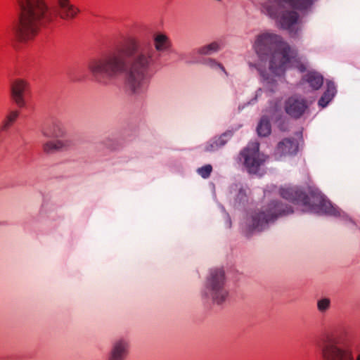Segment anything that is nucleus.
<instances>
[{"label": "nucleus", "instance_id": "1", "mask_svg": "<svg viewBox=\"0 0 360 360\" xmlns=\"http://www.w3.org/2000/svg\"><path fill=\"white\" fill-rule=\"evenodd\" d=\"M153 39L155 49L150 42L128 40L91 61L89 65L91 72L103 84L123 75L131 94H145L158 60L171 48L170 40L165 34L155 33Z\"/></svg>", "mask_w": 360, "mask_h": 360}, {"label": "nucleus", "instance_id": "16", "mask_svg": "<svg viewBox=\"0 0 360 360\" xmlns=\"http://www.w3.org/2000/svg\"><path fill=\"white\" fill-rule=\"evenodd\" d=\"M225 46V42L222 39L214 41L210 44L197 48L193 53L209 56L221 51Z\"/></svg>", "mask_w": 360, "mask_h": 360}, {"label": "nucleus", "instance_id": "20", "mask_svg": "<svg viewBox=\"0 0 360 360\" xmlns=\"http://www.w3.org/2000/svg\"><path fill=\"white\" fill-rule=\"evenodd\" d=\"M257 132L258 136L266 137L271 132V125L269 119L266 116H262L257 124Z\"/></svg>", "mask_w": 360, "mask_h": 360}, {"label": "nucleus", "instance_id": "24", "mask_svg": "<svg viewBox=\"0 0 360 360\" xmlns=\"http://www.w3.org/2000/svg\"><path fill=\"white\" fill-rule=\"evenodd\" d=\"M18 116V112L17 111L11 112L3 122L0 129L1 130H6L17 119Z\"/></svg>", "mask_w": 360, "mask_h": 360}, {"label": "nucleus", "instance_id": "23", "mask_svg": "<svg viewBox=\"0 0 360 360\" xmlns=\"http://www.w3.org/2000/svg\"><path fill=\"white\" fill-rule=\"evenodd\" d=\"M195 49H193L191 51L188 52V53H181L180 54L181 60H184L186 63H191V64L201 63L202 64V61L204 59V58L200 57V56H202V55L201 54H194V53H193V52Z\"/></svg>", "mask_w": 360, "mask_h": 360}, {"label": "nucleus", "instance_id": "6", "mask_svg": "<svg viewBox=\"0 0 360 360\" xmlns=\"http://www.w3.org/2000/svg\"><path fill=\"white\" fill-rule=\"evenodd\" d=\"M292 207L280 200H272L262 210L255 212L245 219L243 231L247 236L268 229L278 218L292 214Z\"/></svg>", "mask_w": 360, "mask_h": 360}, {"label": "nucleus", "instance_id": "2", "mask_svg": "<svg viewBox=\"0 0 360 360\" xmlns=\"http://www.w3.org/2000/svg\"><path fill=\"white\" fill-rule=\"evenodd\" d=\"M19 11L18 25L8 26L0 30V41L15 36L21 41L33 39L40 26L52 22L59 13L63 19L75 18L79 10L68 0H15Z\"/></svg>", "mask_w": 360, "mask_h": 360}, {"label": "nucleus", "instance_id": "5", "mask_svg": "<svg viewBox=\"0 0 360 360\" xmlns=\"http://www.w3.org/2000/svg\"><path fill=\"white\" fill-rule=\"evenodd\" d=\"M280 195L283 198L294 204L302 205L303 212L340 218L345 222L349 221L354 224L352 219L345 212L326 199L318 189L310 191L311 198L295 186L281 188Z\"/></svg>", "mask_w": 360, "mask_h": 360}, {"label": "nucleus", "instance_id": "27", "mask_svg": "<svg viewBox=\"0 0 360 360\" xmlns=\"http://www.w3.org/2000/svg\"><path fill=\"white\" fill-rule=\"evenodd\" d=\"M221 210L222 212L224 214V217H225V220H226V222H225L226 226L227 228H231V218H230L229 214L226 212L225 208H224V206L221 205Z\"/></svg>", "mask_w": 360, "mask_h": 360}, {"label": "nucleus", "instance_id": "15", "mask_svg": "<svg viewBox=\"0 0 360 360\" xmlns=\"http://www.w3.org/2000/svg\"><path fill=\"white\" fill-rule=\"evenodd\" d=\"M65 134L62 122L58 120H52L51 123L43 129V134L46 137L60 138Z\"/></svg>", "mask_w": 360, "mask_h": 360}, {"label": "nucleus", "instance_id": "26", "mask_svg": "<svg viewBox=\"0 0 360 360\" xmlns=\"http://www.w3.org/2000/svg\"><path fill=\"white\" fill-rule=\"evenodd\" d=\"M212 171V167L211 165H206L198 169V174L201 176L203 179H207L210 176Z\"/></svg>", "mask_w": 360, "mask_h": 360}, {"label": "nucleus", "instance_id": "25", "mask_svg": "<svg viewBox=\"0 0 360 360\" xmlns=\"http://www.w3.org/2000/svg\"><path fill=\"white\" fill-rule=\"evenodd\" d=\"M330 307V300L323 297L317 301V309L319 312L323 314L326 312Z\"/></svg>", "mask_w": 360, "mask_h": 360}, {"label": "nucleus", "instance_id": "22", "mask_svg": "<svg viewBox=\"0 0 360 360\" xmlns=\"http://www.w3.org/2000/svg\"><path fill=\"white\" fill-rule=\"evenodd\" d=\"M202 64L209 67L213 70L221 71L226 77H228L229 75L224 65L221 63L217 61L215 59L211 58H204L202 61Z\"/></svg>", "mask_w": 360, "mask_h": 360}, {"label": "nucleus", "instance_id": "18", "mask_svg": "<svg viewBox=\"0 0 360 360\" xmlns=\"http://www.w3.org/2000/svg\"><path fill=\"white\" fill-rule=\"evenodd\" d=\"M336 93L337 90L335 83L332 81H327L326 89L318 101L319 105L321 108L326 107L333 100Z\"/></svg>", "mask_w": 360, "mask_h": 360}, {"label": "nucleus", "instance_id": "4", "mask_svg": "<svg viewBox=\"0 0 360 360\" xmlns=\"http://www.w3.org/2000/svg\"><path fill=\"white\" fill-rule=\"evenodd\" d=\"M315 0H252L260 13L274 21L276 26L289 32L292 36L297 34L296 26L300 15L295 11L309 8Z\"/></svg>", "mask_w": 360, "mask_h": 360}, {"label": "nucleus", "instance_id": "8", "mask_svg": "<svg viewBox=\"0 0 360 360\" xmlns=\"http://www.w3.org/2000/svg\"><path fill=\"white\" fill-rule=\"evenodd\" d=\"M202 295L217 305H222L228 301L229 292L225 283V275L222 269L210 270Z\"/></svg>", "mask_w": 360, "mask_h": 360}, {"label": "nucleus", "instance_id": "13", "mask_svg": "<svg viewBox=\"0 0 360 360\" xmlns=\"http://www.w3.org/2000/svg\"><path fill=\"white\" fill-rule=\"evenodd\" d=\"M129 342L127 339L120 338L112 344L107 360H124L127 356Z\"/></svg>", "mask_w": 360, "mask_h": 360}, {"label": "nucleus", "instance_id": "14", "mask_svg": "<svg viewBox=\"0 0 360 360\" xmlns=\"http://www.w3.org/2000/svg\"><path fill=\"white\" fill-rule=\"evenodd\" d=\"M231 136L232 132L231 131H227L218 138L214 137V139H210L206 143L204 150L207 152H214L217 150L227 143Z\"/></svg>", "mask_w": 360, "mask_h": 360}, {"label": "nucleus", "instance_id": "3", "mask_svg": "<svg viewBox=\"0 0 360 360\" xmlns=\"http://www.w3.org/2000/svg\"><path fill=\"white\" fill-rule=\"evenodd\" d=\"M253 48L258 56L259 61L255 63L249 62V66L259 72L263 83L271 92L275 90L276 80L266 72L263 68V63L268 61L269 70L276 77L282 76L288 68L294 66L300 72L306 70L304 64L298 63L295 51L283 41L282 37L273 32L265 31L258 34Z\"/></svg>", "mask_w": 360, "mask_h": 360}, {"label": "nucleus", "instance_id": "21", "mask_svg": "<svg viewBox=\"0 0 360 360\" xmlns=\"http://www.w3.org/2000/svg\"><path fill=\"white\" fill-rule=\"evenodd\" d=\"M230 193H236V202L240 204L246 200L247 196L245 191L242 186L238 184H234L230 187Z\"/></svg>", "mask_w": 360, "mask_h": 360}, {"label": "nucleus", "instance_id": "12", "mask_svg": "<svg viewBox=\"0 0 360 360\" xmlns=\"http://www.w3.org/2000/svg\"><path fill=\"white\" fill-rule=\"evenodd\" d=\"M29 91V84L24 79L15 80L11 85V95L15 103L20 108L25 106V96Z\"/></svg>", "mask_w": 360, "mask_h": 360}, {"label": "nucleus", "instance_id": "28", "mask_svg": "<svg viewBox=\"0 0 360 360\" xmlns=\"http://www.w3.org/2000/svg\"><path fill=\"white\" fill-rule=\"evenodd\" d=\"M262 93V89H259L257 91H256V96H255V98L252 101H255L257 100V97L258 96H259Z\"/></svg>", "mask_w": 360, "mask_h": 360}, {"label": "nucleus", "instance_id": "11", "mask_svg": "<svg viewBox=\"0 0 360 360\" xmlns=\"http://www.w3.org/2000/svg\"><path fill=\"white\" fill-rule=\"evenodd\" d=\"M297 141L294 138H285L276 146L274 157L276 160H281L283 157L295 155L298 152Z\"/></svg>", "mask_w": 360, "mask_h": 360}, {"label": "nucleus", "instance_id": "7", "mask_svg": "<svg viewBox=\"0 0 360 360\" xmlns=\"http://www.w3.org/2000/svg\"><path fill=\"white\" fill-rule=\"evenodd\" d=\"M320 349L323 360H360V353L355 356L354 344L349 340L328 338Z\"/></svg>", "mask_w": 360, "mask_h": 360}, {"label": "nucleus", "instance_id": "17", "mask_svg": "<svg viewBox=\"0 0 360 360\" xmlns=\"http://www.w3.org/2000/svg\"><path fill=\"white\" fill-rule=\"evenodd\" d=\"M302 81L308 84L313 90H318L323 84V77L316 71H309L303 76Z\"/></svg>", "mask_w": 360, "mask_h": 360}, {"label": "nucleus", "instance_id": "10", "mask_svg": "<svg viewBox=\"0 0 360 360\" xmlns=\"http://www.w3.org/2000/svg\"><path fill=\"white\" fill-rule=\"evenodd\" d=\"M309 104L302 96H292L285 102L284 109L285 112L292 118L299 119L308 110Z\"/></svg>", "mask_w": 360, "mask_h": 360}, {"label": "nucleus", "instance_id": "19", "mask_svg": "<svg viewBox=\"0 0 360 360\" xmlns=\"http://www.w3.org/2000/svg\"><path fill=\"white\" fill-rule=\"evenodd\" d=\"M70 144V141L66 139L49 141L44 145V150L46 153H53L57 150L66 149Z\"/></svg>", "mask_w": 360, "mask_h": 360}, {"label": "nucleus", "instance_id": "9", "mask_svg": "<svg viewBox=\"0 0 360 360\" xmlns=\"http://www.w3.org/2000/svg\"><path fill=\"white\" fill-rule=\"evenodd\" d=\"M266 158V155L259 153L257 142L250 143L239 154V160L250 174L257 173Z\"/></svg>", "mask_w": 360, "mask_h": 360}]
</instances>
